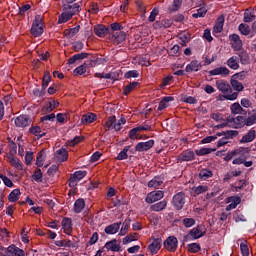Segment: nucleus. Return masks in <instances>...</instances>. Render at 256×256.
Instances as JSON below:
<instances>
[{"mask_svg": "<svg viewBox=\"0 0 256 256\" xmlns=\"http://www.w3.org/2000/svg\"><path fill=\"white\" fill-rule=\"evenodd\" d=\"M163 181H165V177L163 175L155 176L148 182V187L150 189H159L161 185H163Z\"/></svg>", "mask_w": 256, "mask_h": 256, "instance_id": "obj_19", "label": "nucleus"}, {"mask_svg": "<svg viewBox=\"0 0 256 256\" xmlns=\"http://www.w3.org/2000/svg\"><path fill=\"white\" fill-rule=\"evenodd\" d=\"M104 247L105 249H107V251H113L116 253H119V251H121V245L118 243L117 239H112L106 242Z\"/></svg>", "mask_w": 256, "mask_h": 256, "instance_id": "obj_21", "label": "nucleus"}, {"mask_svg": "<svg viewBox=\"0 0 256 256\" xmlns=\"http://www.w3.org/2000/svg\"><path fill=\"white\" fill-rule=\"evenodd\" d=\"M217 151L215 148H201L199 150H196L195 153L198 155V157H205V155H209L213 152Z\"/></svg>", "mask_w": 256, "mask_h": 256, "instance_id": "obj_44", "label": "nucleus"}, {"mask_svg": "<svg viewBox=\"0 0 256 256\" xmlns=\"http://www.w3.org/2000/svg\"><path fill=\"white\" fill-rule=\"evenodd\" d=\"M85 209V200L79 198L74 202V213H81Z\"/></svg>", "mask_w": 256, "mask_h": 256, "instance_id": "obj_37", "label": "nucleus"}, {"mask_svg": "<svg viewBox=\"0 0 256 256\" xmlns=\"http://www.w3.org/2000/svg\"><path fill=\"white\" fill-rule=\"evenodd\" d=\"M155 145V140H148L146 142H139L135 146V151L138 153H143L145 151H149V149H153V146Z\"/></svg>", "mask_w": 256, "mask_h": 256, "instance_id": "obj_13", "label": "nucleus"}, {"mask_svg": "<svg viewBox=\"0 0 256 256\" xmlns=\"http://www.w3.org/2000/svg\"><path fill=\"white\" fill-rule=\"evenodd\" d=\"M49 83H51V74L49 72H45L42 79V88L45 90L49 87Z\"/></svg>", "mask_w": 256, "mask_h": 256, "instance_id": "obj_51", "label": "nucleus"}, {"mask_svg": "<svg viewBox=\"0 0 256 256\" xmlns=\"http://www.w3.org/2000/svg\"><path fill=\"white\" fill-rule=\"evenodd\" d=\"M121 228V222H116L105 227L104 232L106 235H115Z\"/></svg>", "mask_w": 256, "mask_h": 256, "instance_id": "obj_25", "label": "nucleus"}, {"mask_svg": "<svg viewBox=\"0 0 256 256\" xmlns=\"http://www.w3.org/2000/svg\"><path fill=\"white\" fill-rule=\"evenodd\" d=\"M19 195H21V190L14 189L9 195H8V201L10 203H15L19 201Z\"/></svg>", "mask_w": 256, "mask_h": 256, "instance_id": "obj_41", "label": "nucleus"}, {"mask_svg": "<svg viewBox=\"0 0 256 256\" xmlns=\"http://www.w3.org/2000/svg\"><path fill=\"white\" fill-rule=\"evenodd\" d=\"M226 65L230 68L233 69V71H237V69H239V57L237 56H232L230 57L227 62Z\"/></svg>", "mask_w": 256, "mask_h": 256, "instance_id": "obj_32", "label": "nucleus"}, {"mask_svg": "<svg viewBox=\"0 0 256 256\" xmlns=\"http://www.w3.org/2000/svg\"><path fill=\"white\" fill-rule=\"evenodd\" d=\"M192 191L195 195H201L202 193H207V191H209V187L204 185L194 186Z\"/></svg>", "mask_w": 256, "mask_h": 256, "instance_id": "obj_48", "label": "nucleus"}, {"mask_svg": "<svg viewBox=\"0 0 256 256\" xmlns=\"http://www.w3.org/2000/svg\"><path fill=\"white\" fill-rule=\"evenodd\" d=\"M216 87L221 93L225 95H231L233 93V88H231V85L227 81L218 80L216 81Z\"/></svg>", "mask_w": 256, "mask_h": 256, "instance_id": "obj_10", "label": "nucleus"}, {"mask_svg": "<svg viewBox=\"0 0 256 256\" xmlns=\"http://www.w3.org/2000/svg\"><path fill=\"white\" fill-rule=\"evenodd\" d=\"M227 122L233 123L234 129H243L246 126L245 117L243 116H237L236 118L230 116L227 118Z\"/></svg>", "mask_w": 256, "mask_h": 256, "instance_id": "obj_12", "label": "nucleus"}, {"mask_svg": "<svg viewBox=\"0 0 256 256\" xmlns=\"http://www.w3.org/2000/svg\"><path fill=\"white\" fill-rule=\"evenodd\" d=\"M238 30L242 35H249V33H251V28L249 25L243 23L238 26Z\"/></svg>", "mask_w": 256, "mask_h": 256, "instance_id": "obj_58", "label": "nucleus"}, {"mask_svg": "<svg viewBox=\"0 0 256 256\" xmlns=\"http://www.w3.org/2000/svg\"><path fill=\"white\" fill-rule=\"evenodd\" d=\"M205 236V232L201 231V225L192 228L188 234H186L183 238L184 243H189V241H197V239H201V237Z\"/></svg>", "mask_w": 256, "mask_h": 256, "instance_id": "obj_4", "label": "nucleus"}, {"mask_svg": "<svg viewBox=\"0 0 256 256\" xmlns=\"http://www.w3.org/2000/svg\"><path fill=\"white\" fill-rule=\"evenodd\" d=\"M71 19H73L72 14H70L68 10H64V12L58 18V23L61 25L63 23H67V21H71Z\"/></svg>", "mask_w": 256, "mask_h": 256, "instance_id": "obj_38", "label": "nucleus"}, {"mask_svg": "<svg viewBox=\"0 0 256 256\" xmlns=\"http://www.w3.org/2000/svg\"><path fill=\"white\" fill-rule=\"evenodd\" d=\"M87 57H89V53L87 52L74 54L68 59V65H74L76 61H83V59H87Z\"/></svg>", "mask_w": 256, "mask_h": 256, "instance_id": "obj_26", "label": "nucleus"}, {"mask_svg": "<svg viewBox=\"0 0 256 256\" xmlns=\"http://www.w3.org/2000/svg\"><path fill=\"white\" fill-rule=\"evenodd\" d=\"M16 127H29L31 125V117L29 115H20L14 121Z\"/></svg>", "mask_w": 256, "mask_h": 256, "instance_id": "obj_17", "label": "nucleus"}, {"mask_svg": "<svg viewBox=\"0 0 256 256\" xmlns=\"http://www.w3.org/2000/svg\"><path fill=\"white\" fill-rule=\"evenodd\" d=\"M203 66L201 65V62H199L198 60H192L186 67H185V71L186 73H193V71L197 72V71H201V68Z\"/></svg>", "mask_w": 256, "mask_h": 256, "instance_id": "obj_23", "label": "nucleus"}, {"mask_svg": "<svg viewBox=\"0 0 256 256\" xmlns=\"http://www.w3.org/2000/svg\"><path fill=\"white\" fill-rule=\"evenodd\" d=\"M198 177L202 181H207V179H211V177H213V172L208 169H202L200 170Z\"/></svg>", "mask_w": 256, "mask_h": 256, "instance_id": "obj_39", "label": "nucleus"}, {"mask_svg": "<svg viewBox=\"0 0 256 256\" xmlns=\"http://www.w3.org/2000/svg\"><path fill=\"white\" fill-rule=\"evenodd\" d=\"M252 21H255V12L247 10L244 13V23H251Z\"/></svg>", "mask_w": 256, "mask_h": 256, "instance_id": "obj_50", "label": "nucleus"}, {"mask_svg": "<svg viewBox=\"0 0 256 256\" xmlns=\"http://www.w3.org/2000/svg\"><path fill=\"white\" fill-rule=\"evenodd\" d=\"M182 5H183V0H173L172 6L168 7L169 13H175V11H179Z\"/></svg>", "mask_w": 256, "mask_h": 256, "instance_id": "obj_43", "label": "nucleus"}, {"mask_svg": "<svg viewBox=\"0 0 256 256\" xmlns=\"http://www.w3.org/2000/svg\"><path fill=\"white\" fill-rule=\"evenodd\" d=\"M186 203H187V196L184 194V192H178L172 198V205L174 209H176V211H181V209L185 207Z\"/></svg>", "mask_w": 256, "mask_h": 256, "instance_id": "obj_5", "label": "nucleus"}, {"mask_svg": "<svg viewBox=\"0 0 256 256\" xmlns=\"http://www.w3.org/2000/svg\"><path fill=\"white\" fill-rule=\"evenodd\" d=\"M161 243H163L161 238H153L152 243L148 246V249L152 255H157V253H159Z\"/></svg>", "mask_w": 256, "mask_h": 256, "instance_id": "obj_18", "label": "nucleus"}, {"mask_svg": "<svg viewBox=\"0 0 256 256\" xmlns=\"http://www.w3.org/2000/svg\"><path fill=\"white\" fill-rule=\"evenodd\" d=\"M64 11H68V13L73 15H77V13L81 12V6L79 3H74V4H68L63 6Z\"/></svg>", "mask_w": 256, "mask_h": 256, "instance_id": "obj_24", "label": "nucleus"}, {"mask_svg": "<svg viewBox=\"0 0 256 256\" xmlns=\"http://www.w3.org/2000/svg\"><path fill=\"white\" fill-rule=\"evenodd\" d=\"M251 148L249 147H239L236 150H233L231 152H228L226 156L224 157V161H231L235 157V159H239L243 153H250Z\"/></svg>", "mask_w": 256, "mask_h": 256, "instance_id": "obj_7", "label": "nucleus"}, {"mask_svg": "<svg viewBox=\"0 0 256 256\" xmlns=\"http://www.w3.org/2000/svg\"><path fill=\"white\" fill-rule=\"evenodd\" d=\"M207 15V9L199 8L197 9V13L192 14L193 19H199V17H205Z\"/></svg>", "mask_w": 256, "mask_h": 256, "instance_id": "obj_61", "label": "nucleus"}, {"mask_svg": "<svg viewBox=\"0 0 256 256\" xmlns=\"http://www.w3.org/2000/svg\"><path fill=\"white\" fill-rule=\"evenodd\" d=\"M8 140V147L10 149V153L11 155H16L17 153V143H15V141H13L11 138H7Z\"/></svg>", "mask_w": 256, "mask_h": 256, "instance_id": "obj_55", "label": "nucleus"}, {"mask_svg": "<svg viewBox=\"0 0 256 256\" xmlns=\"http://www.w3.org/2000/svg\"><path fill=\"white\" fill-rule=\"evenodd\" d=\"M230 111L232 115H241L243 113V107L239 102H235L230 106Z\"/></svg>", "mask_w": 256, "mask_h": 256, "instance_id": "obj_40", "label": "nucleus"}, {"mask_svg": "<svg viewBox=\"0 0 256 256\" xmlns=\"http://www.w3.org/2000/svg\"><path fill=\"white\" fill-rule=\"evenodd\" d=\"M0 255L1 256H25V251L15 244H11L7 248L0 246Z\"/></svg>", "mask_w": 256, "mask_h": 256, "instance_id": "obj_2", "label": "nucleus"}, {"mask_svg": "<svg viewBox=\"0 0 256 256\" xmlns=\"http://www.w3.org/2000/svg\"><path fill=\"white\" fill-rule=\"evenodd\" d=\"M87 72V64H82L74 69V75H85Z\"/></svg>", "mask_w": 256, "mask_h": 256, "instance_id": "obj_60", "label": "nucleus"}, {"mask_svg": "<svg viewBox=\"0 0 256 256\" xmlns=\"http://www.w3.org/2000/svg\"><path fill=\"white\" fill-rule=\"evenodd\" d=\"M223 25H225V16L221 15L216 20L213 27V33H221L223 31Z\"/></svg>", "mask_w": 256, "mask_h": 256, "instance_id": "obj_28", "label": "nucleus"}, {"mask_svg": "<svg viewBox=\"0 0 256 256\" xmlns=\"http://www.w3.org/2000/svg\"><path fill=\"white\" fill-rule=\"evenodd\" d=\"M166 208H167V200H162L150 206L151 211H154L155 213H159V211H163Z\"/></svg>", "mask_w": 256, "mask_h": 256, "instance_id": "obj_31", "label": "nucleus"}, {"mask_svg": "<svg viewBox=\"0 0 256 256\" xmlns=\"http://www.w3.org/2000/svg\"><path fill=\"white\" fill-rule=\"evenodd\" d=\"M163 197H165V192L161 190L153 191L146 196L145 201L146 203H149V204L156 203V201H161Z\"/></svg>", "mask_w": 256, "mask_h": 256, "instance_id": "obj_9", "label": "nucleus"}, {"mask_svg": "<svg viewBox=\"0 0 256 256\" xmlns=\"http://www.w3.org/2000/svg\"><path fill=\"white\" fill-rule=\"evenodd\" d=\"M256 131L255 129H251L247 134H245L239 141L240 144L243 143H251L255 141Z\"/></svg>", "mask_w": 256, "mask_h": 256, "instance_id": "obj_27", "label": "nucleus"}, {"mask_svg": "<svg viewBox=\"0 0 256 256\" xmlns=\"http://www.w3.org/2000/svg\"><path fill=\"white\" fill-rule=\"evenodd\" d=\"M30 33L33 37H41V35H43V17L41 15L35 16Z\"/></svg>", "mask_w": 256, "mask_h": 256, "instance_id": "obj_3", "label": "nucleus"}, {"mask_svg": "<svg viewBox=\"0 0 256 256\" xmlns=\"http://www.w3.org/2000/svg\"><path fill=\"white\" fill-rule=\"evenodd\" d=\"M125 39H127V34L123 31L120 32H116L114 34V41L115 43H117L118 45L123 43V41H125Z\"/></svg>", "mask_w": 256, "mask_h": 256, "instance_id": "obj_47", "label": "nucleus"}, {"mask_svg": "<svg viewBox=\"0 0 256 256\" xmlns=\"http://www.w3.org/2000/svg\"><path fill=\"white\" fill-rule=\"evenodd\" d=\"M107 58H99L97 56H93L90 60V65L92 67H97V65H103V63H107Z\"/></svg>", "mask_w": 256, "mask_h": 256, "instance_id": "obj_45", "label": "nucleus"}, {"mask_svg": "<svg viewBox=\"0 0 256 256\" xmlns=\"http://www.w3.org/2000/svg\"><path fill=\"white\" fill-rule=\"evenodd\" d=\"M94 121H97V115L95 113H88V114H84L81 118V123L83 125H89L91 123H93Z\"/></svg>", "mask_w": 256, "mask_h": 256, "instance_id": "obj_30", "label": "nucleus"}, {"mask_svg": "<svg viewBox=\"0 0 256 256\" xmlns=\"http://www.w3.org/2000/svg\"><path fill=\"white\" fill-rule=\"evenodd\" d=\"M195 218H184L182 220V224L184 225V227H186V229H189L193 226H195Z\"/></svg>", "mask_w": 256, "mask_h": 256, "instance_id": "obj_59", "label": "nucleus"}, {"mask_svg": "<svg viewBox=\"0 0 256 256\" xmlns=\"http://www.w3.org/2000/svg\"><path fill=\"white\" fill-rule=\"evenodd\" d=\"M230 85L231 89H233L234 92L225 95L224 99H226L227 101H235L237 100V97H239V93H241V91H244L245 86H243V83L235 80V78H230Z\"/></svg>", "mask_w": 256, "mask_h": 256, "instance_id": "obj_1", "label": "nucleus"}, {"mask_svg": "<svg viewBox=\"0 0 256 256\" xmlns=\"http://www.w3.org/2000/svg\"><path fill=\"white\" fill-rule=\"evenodd\" d=\"M171 101H175V98L172 96L163 97L159 103L158 111H163L164 109H167L169 107V103H171Z\"/></svg>", "mask_w": 256, "mask_h": 256, "instance_id": "obj_29", "label": "nucleus"}, {"mask_svg": "<svg viewBox=\"0 0 256 256\" xmlns=\"http://www.w3.org/2000/svg\"><path fill=\"white\" fill-rule=\"evenodd\" d=\"M189 253H199L201 251V245L199 243L188 244Z\"/></svg>", "mask_w": 256, "mask_h": 256, "instance_id": "obj_56", "label": "nucleus"}, {"mask_svg": "<svg viewBox=\"0 0 256 256\" xmlns=\"http://www.w3.org/2000/svg\"><path fill=\"white\" fill-rule=\"evenodd\" d=\"M230 46L234 51H241L243 49V41L238 34L229 35Z\"/></svg>", "mask_w": 256, "mask_h": 256, "instance_id": "obj_8", "label": "nucleus"}, {"mask_svg": "<svg viewBox=\"0 0 256 256\" xmlns=\"http://www.w3.org/2000/svg\"><path fill=\"white\" fill-rule=\"evenodd\" d=\"M94 33L97 37H105L111 33V29L107 28L103 24H99L94 27Z\"/></svg>", "mask_w": 256, "mask_h": 256, "instance_id": "obj_20", "label": "nucleus"}, {"mask_svg": "<svg viewBox=\"0 0 256 256\" xmlns=\"http://www.w3.org/2000/svg\"><path fill=\"white\" fill-rule=\"evenodd\" d=\"M138 85L139 82H130L129 84L123 87V95L125 97L129 96V94L132 93V91H135Z\"/></svg>", "mask_w": 256, "mask_h": 256, "instance_id": "obj_33", "label": "nucleus"}, {"mask_svg": "<svg viewBox=\"0 0 256 256\" xmlns=\"http://www.w3.org/2000/svg\"><path fill=\"white\" fill-rule=\"evenodd\" d=\"M114 207H121L127 205V202L123 200V196H116V200L113 202Z\"/></svg>", "mask_w": 256, "mask_h": 256, "instance_id": "obj_64", "label": "nucleus"}, {"mask_svg": "<svg viewBox=\"0 0 256 256\" xmlns=\"http://www.w3.org/2000/svg\"><path fill=\"white\" fill-rule=\"evenodd\" d=\"M56 247H73V242L71 240H57L54 242Z\"/></svg>", "mask_w": 256, "mask_h": 256, "instance_id": "obj_52", "label": "nucleus"}, {"mask_svg": "<svg viewBox=\"0 0 256 256\" xmlns=\"http://www.w3.org/2000/svg\"><path fill=\"white\" fill-rule=\"evenodd\" d=\"M246 127L256 125V110L248 112V117L245 118Z\"/></svg>", "mask_w": 256, "mask_h": 256, "instance_id": "obj_35", "label": "nucleus"}, {"mask_svg": "<svg viewBox=\"0 0 256 256\" xmlns=\"http://www.w3.org/2000/svg\"><path fill=\"white\" fill-rule=\"evenodd\" d=\"M178 160L180 162L194 161L195 160V152H193V150H190V149L184 150L179 154Z\"/></svg>", "mask_w": 256, "mask_h": 256, "instance_id": "obj_15", "label": "nucleus"}, {"mask_svg": "<svg viewBox=\"0 0 256 256\" xmlns=\"http://www.w3.org/2000/svg\"><path fill=\"white\" fill-rule=\"evenodd\" d=\"M178 38L181 41L182 47H185V45L191 41V34H189V32H183L178 35Z\"/></svg>", "mask_w": 256, "mask_h": 256, "instance_id": "obj_42", "label": "nucleus"}, {"mask_svg": "<svg viewBox=\"0 0 256 256\" xmlns=\"http://www.w3.org/2000/svg\"><path fill=\"white\" fill-rule=\"evenodd\" d=\"M31 9V4H25L22 7H19L18 9V15L20 17H25V12L29 11Z\"/></svg>", "mask_w": 256, "mask_h": 256, "instance_id": "obj_63", "label": "nucleus"}, {"mask_svg": "<svg viewBox=\"0 0 256 256\" xmlns=\"http://www.w3.org/2000/svg\"><path fill=\"white\" fill-rule=\"evenodd\" d=\"M238 57L242 65H247V63H249V54H247V52L245 51L239 52Z\"/></svg>", "mask_w": 256, "mask_h": 256, "instance_id": "obj_53", "label": "nucleus"}, {"mask_svg": "<svg viewBox=\"0 0 256 256\" xmlns=\"http://www.w3.org/2000/svg\"><path fill=\"white\" fill-rule=\"evenodd\" d=\"M240 250L242 256H249V245H247V241L240 243Z\"/></svg>", "mask_w": 256, "mask_h": 256, "instance_id": "obj_62", "label": "nucleus"}, {"mask_svg": "<svg viewBox=\"0 0 256 256\" xmlns=\"http://www.w3.org/2000/svg\"><path fill=\"white\" fill-rule=\"evenodd\" d=\"M116 121L117 117L109 116L104 124V131H111V129L119 131V124H116Z\"/></svg>", "mask_w": 256, "mask_h": 256, "instance_id": "obj_14", "label": "nucleus"}, {"mask_svg": "<svg viewBox=\"0 0 256 256\" xmlns=\"http://www.w3.org/2000/svg\"><path fill=\"white\" fill-rule=\"evenodd\" d=\"M80 29H81V26H79V25H77L74 28L66 29L64 31V35H65V37H67V39H73V37H75V35H77V33H79Z\"/></svg>", "mask_w": 256, "mask_h": 256, "instance_id": "obj_36", "label": "nucleus"}, {"mask_svg": "<svg viewBox=\"0 0 256 256\" xmlns=\"http://www.w3.org/2000/svg\"><path fill=\"white\" fill-rule=\"evenodd\" d=\"M9 159L12 167H14L15 169H18V171L23 170V164H21V161L19 159L15 158V156H9Z\"/></svg>", "mask_w": 256, "mask_h": 256, "instance_id": "obj_46", "label": "nucleus"}, {"mask_svg": "<svg viewBox=\"0 0 256 256\" xmlns=\"http://www.w3.org/2000/svg\"><path fill=\"white\" fill-rule=\"evenodd\" d=\"M230 73L231 71L227 67H218L209 71V75L211 77H214L217 75H221L222 77H227V75H229Z\"/></svg>", "mask_w": 256, "mask_h": 256, "instance_id": "obj_22", "label": "nucleus"}, {"mask_svg": "<svg viewBox=\"0 0 256 256\" xmlns=\"http://www.w3.org/2000/svg\"><path fill=\"white\" fill-rule=\"evenodd\" d=\"M139 77V71L129 70L124 74V79H137Z\"/></svg>", "mask_w": 256, "mask_h": 256, "instance_id": "obj_57", "label": "nucleus"}, {"mask_svg": "<svg viewBox=\"0 0 256 256\" xmlns=\"http://www.w3.org/2000/svg\"><path fill=\"white\" fill-rule=\"evenodd\" d=\"M63 232L66 235L73 233V220L69 217H64L61 222Z\"/></svg>", "mask_w": 256, "mask_h": 256, "instance_id": "obj_16", "label": "nucleus"}, {"mask_svg": "<svg viewBox=\"0 0 256 256\" xmlns=\"http://www.w3.org/2000/svg\"><path fill=\"white\" fill-rule=\"evenodd\" d=\"M249 152H242L241 156L238 158H235L232 163L233 165H244L246 167H252L253 161H247Z\"/></svg>", "mask_w": 256, "mask_h": 256, "instance_id": "obj_11", "label": "nucleus"}, {"mask_svg": "<svg viewBox=\"0 0 256 256\" xmlns=\"http://www.w3.org/2000/svg\"><path fill=\"white\" fill-rule=\"evenodd\" d=\"M57 159L61 161V163H64V161H67L69 159V152H67V149L60 148L56 151Z\"/></svg>", "mask_w": 256, "mask_h": 256, "instance_id": "obj_34", "label": "nucleus"}, {"mask_svg": "<svg viewBox=\"0 0 256 256\" xmlns=\"http://www.w3.org/2000/svg\"><path fill=\"white\" fill-rule=\"evenodd\" d=\"M130 225H131V219H129V218L125 219L123 224H122L119 235L120 236L127 235V231H129V226Z\"/></svg>", "mask_w": 256, "mask_h": 256, "instance_id": "obj_49", "label": "nucleus"}, {"mask_svg": "<svg viewBox=\"0 0 256 256\" xmlns=\"http://www.w3.org/2000/svg\"><path fill=\"white\" fill-rule=\"evenodd\" d=\"M163 247L164 249H166V251H169L170 253H175V251H177V248L179 247V240H177V237L175 236H169L163 242Z\"/></svg>", "mask_w": 256, "mask_h": 256, "instance_id": "obj_6", "label": "nucleus"}, {"mask_svg": "<svg viewBox=\"0 0 256 256\" xmlns=\"http://www.w3.org/2000/svg\"><path fill=\"white\" fill-rule=\"evenodd\" d=\"M32 179L36 181V183H42L43 182V172H41V169H36L32 175Z\"/></svg>", "mask_w": 256, "mask_h": 256, "instance_id": "obj_54", "label": "nucleus"}]
</instances>
